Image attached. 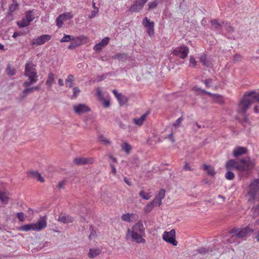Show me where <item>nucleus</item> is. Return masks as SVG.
<instances>
[{"label": "nucleus", "mask_w": 259, "mask_h": 259, "mask_svg": "<svg viewBox=\"0 0 259 259\" xmlns=\"http://www.w3.org/2000/svg\"><path fill=\"white\" fill-rule=\"evenodd\" d=\"M144 234L145 227L141 222H139L133 226L132 230L127 229L126 238L138 243H144L146 240L142 237Z\"/></svg>", "instance_id": "f257e3e1"}, {"label": "nucleus", "mask_w": 259, "mask_h": 259, "mask_svg": "<svg viewBox=\"0 0 259 259\" xmlns=\"http://www.w3.org/2000/svg\"><path fill=\"white\" fill-rule=\"evenodd\" d=\"M254 166V164L253 162L249 157L242 158L239 161L231 159L229 160L226 164L227 169L235 168L242 171L251 170Z\"/></svg>", "instance_id": "f03ea898"}, {"label": "nucleus", "mask_w": 259, "mask_h": 259, "mask_svg": "<svg viewBox=\"0 0 259 259\" xmlns=\"http://www.w3.org/2000/svg\"><path fill=\"white\" fill-rule=\"evenodd\" d=\"M254 101L259 102V93L254 91L246 93L238 105L239 113H245L251 104Z\"/></svg>", "instance_id": "7ed1b4c3"}, {"label": "nucleus", "mask_w": 259, "mask_h": 259, "mask_svg": "<svg viewBox=\"0 0 259 259\" xmlns=\"http://www.w3.org/2000/svg\"><path fill=\"white\" fill-rule=\"evenodd\" d=\"M24 75L28 78V80L25 81L23 86H30L36 83L38 77L36 66L31 62H27L25 64Z\"/></svg>", "instance_id": "20e7f679"}, {"label": "nucleus", "mask_w": 259, "mask_h": 259, "mask_svg": "<svg viewBox=\"0 0 259 259\" xmlns=\"http://www.w3.org/2000/svg\"><path fill=\"white\" fill-rule=\"evenodd\" d=\"M253 230L248 227L243 229H234L231 231V237L229 242L230 243L234 241L235 238H243L246 236L248 233L253 232Z\"/></svg>", "instance_id": "39448f33"}, {"label": "nucleus", "mask_w": 259, "mask_h": 259, "mask_svg": "<svg viewBox=\"0 0 259 259\" xmlns=\"http://www.w3.org/2000/svg\"><path fill=\"white\" fill-rule=\"evenodd\" d=\"M176 232L174 229H171L170 231H165L163 233L162 238L166 242L173 245L177 246L178 242L175 239Z\"/></svg>", "instance_id": "423d86ee"}, {"label": "nucleus", "mask_w": 259, "mask_h": 259, "mask_svg": "<svg viewBox=\"0 0 259 259\" xmlns=\"http://www.w3.org/2000/svg\"><path fill=\"white\" fill-rule=\"evenodd\" d=\"M73 18V15L70 12L64 13L59 15L56 19V25L58 28H62L64 24V22L68 20H70Z\"/></svg>", "instance_id": "0eeeda50"}, {"label": "nucleus", "mask_w": 259, "mask_h": 259, "mask_svg": "<svg viewBox=\"0 0 259 259\" xmlns=\"http://www.w3.org/2000/svg\"><path fill=\"white\" fill-rule=\"evenodd\" d=\"M189 48L186 46H181L176 48L173 51V54L181 59H185L188 56Z\"/></svg>", "instance_id": "6e6552de"}, {"label": "nucleus", "mask_w": 259, "mask_h": 259, "mask_svg": "<svg viewBox=\"0 0 259 259\" xmlns=\"http://www.w3.org/2000/svg\"><path fill=\"white\" fill-rule=\"evenodd\" d=\"M142 24L143 26L146 28L147 33L152 36L154 33V23L153 21H151L147 17H145L143 19Z\"/></svg>", "instance_id": "1a4fd4ad"}, {"label": "nucleus", "mask_w": 259, "mask_h": 259, "mask_svg": "<svg viewBox=\"0 0 259 259\" xmlns=\"http://www.w3.org/2000/svg\"><path fill=\"white\" fill-rule=\"evenodd\" d=\"M147 1L148 0H136L130 8V12L132 13L140 12Z\"/></svg>", "instance_id": "9d476101"}, {"label": "nucleus", "mask_w": 259, "mask_h": 259, "mask_svg": "<svg viewBox=\"0 0 259 259\" xmlns=\"http://www.w3.org/2000/svg\"><path fill=\"white\" fill-rule=\"evenodd\" d=\"M73 109L74 112L78 115L82 114L90 111L89 107L84 104L81 103L74 105Z\"/></svg>", "instance_id": "9b49d317"}, {"label": "nucleus", "mask_w": 259, "mask_h": 259, "mask_svg": "<svg viewBox=\"0 0 259 259\" xmlns=\"http://www.w3.org/2000/svg\"><path fill=\"white\" fill-rule=\"evenodd\" d=\"M52 36L48 34H44L36 38L33 39L31 45L39 46L44 44L46 42L50 40Z\"/></svg>", "instance_id": "f8f14e48"}, {"label": "nucleus", "mask_w": 259, "mask_h": 259, "mask_svg": "<svg viewBox=\"0 0 259 259\" xmlns=\"http://www.w3.org/2000/svg\"><path fill=\"white\" fill-rule=\"evenodd\" d=\"M259 190V180L256 179L253 181L249 185L248 194L252 198H254L257 192Z\"/></svg>", "instance_id": "ddd939ff"}, {"label": "nucleus", "mask_w": 259, "mask_h": 259, "mask_svg": "<svg viewBox=\"0 0 259 259\" xmlns=\"http://www.w3.org/2000/svg\"><path fill=\"white\" fill-rule=\"evenodd\" d=\"M35 231H40L47 227V217L43 216L35 223H33Z\"/></svg>", "instance_id": "4468645a"}, {"label": "nucleus", "mask_w": 259, "mask_h": 259, "mask_svg": "<svg viewBox=\"0 0 259 259\" xmlns=\"http://www.w3.org/2000/svg\"><path fill=\"white\" fill-rule=\"evenodd\" d=\"M94 159L92 157H77L74 159L75 163L78 165L92 164L94 162Z\"/></svg>", "instance_id": "2eb2a0df"}, {"label": "nucleus", "mask_w": 259, "mask_h": 259, "mask_svg": "<svg viewBox=\"0 0 259 259\" xmlns=\"http://www.w3.org/2000/svg\"><path fill=\"white\" fill-rule=\"evenodd\" d=\"M247 151L246 147L237 146L233 149V155L234 157L238 158L242 155L246 154Z\"/></svg>", "instance_id": "dca6fc26"}, {"label": "nucleus", "mask_w": 259, "mask_h": 259, "mask_svg": "<svg viewBox=\"0 0 259 259\" xmlns=\"http://www.w3.org/2000/svg\"><path fill=\"white\" fill-rule=\"evenodd\" d=\"M55 75L52 72H49L48 74L46 85L48 89H51L53 84L55 83Z\"/></svg>", "instance_id": "f3484780"}, {"label": "nucleus", "mask_w": 259, "mask_h": 259, "mask_svg": "<svg viewBox=\"0 0 259 259\" xmlns=\"http://www.w3.org/2000/svg\"><path fill=\"white\" fill-rule=\"evenodd\" d=\"M58 221L64 224H67L73 222L74 219L73 218L68 215L61 214L59 216Z\"/></svg>", "instance_id": "a211bd4d"}, {"label": "nucleus", "mask_w": 259, "mask_h": 259, "mask_svg": "<svg viewBox=\"0 0 259 259\" xmlns=\"http://www.w3.org/2000/svg\"><path fill=\"white\" fill-rule=\"evenodd\" d=\"M149 113V111H147L145 113L143 114L140 118H134L133 119V122L134 124L138 126H141L143 124L144 121L146 120Z\"/></svg>", "instance_id": "6ab92c4d"}, {"label": "nucleus", "mask_w": 259, "mask_h": 259, "mask_svg": "<svg viewBox=\"0 0 259 259\" xmlns=\"http://www.w3.org/2000/svg\"><path fill=\"white\" fill-rule=\"evenodd\" d=\"M25 87V89L22 91V92L20 95V97L21 99H25L28 94L33 93L34 90L33 88L30 87V86H23Z\"/></svg>", "instance_id": "aec40b11"}, {"label": "nucleus", "mask_w": 259, "mask_h": 259, "mask_svg": "<svg viewBox=\"0 0 259 259\" xmlns=\"http://www.w3.org/2000/svg\"><path fill=\"white\" fill-rule=\"evenodd\" d=\"M211 26L215 30H220L224 26V23L217 19H213L211 21Z\"/></svg>", "instance_id": "412c9836"}, {"label": "nucleus", "mask_w": 259, "mask_h": 259, "mask_svg": "<svg viewBox=\"0 0 259 259\" xmlns=\"http://www.w3.org/2000/svg\"><path fill=\"white\" fill-rule=\"evenodd\" d=\"M193 90L195 91L196 92L198 93V94H206L207 95H209L211 96L213 99L219 98L220 96L218 94H212L210 92H207L205 91L204 90H203L200 88H198L197 87H195L193 88Z\"/></svg>", "instance_id": "4be33fe9"}, {"label": "nucleus", "mask_w": 259, "mask_h": 259, "mask_svg": "<svg viewBox=\"0 0 259 259\" xmlns=\"http://www.w3.org/2000/svg\"><path fill=\"white\" fill-rule=\"evenodd\" d=\"M87 37L84 35H81L75 37V40H73L77 45V47L80 46L81 45L85 43L87 41Z\"/></svg>", "instance_id": "5701e85b"}, {"label": "nucleus", "mask_w": 259, "mask_h": 259, "mask_svg": "<svg viewBox=\"0 0 259 259\" xmlns=\"http://www.w3.org/2000/svg\"><path fill=\"white\" fill-rule=\"evenodd\" d=\"M101 252V250L99 248H91L90 249L88 256L90 258H94L97 256Z\"/></svg>", "instance_id": "b1692460"}, {"label": "nucleus", "mask_w": 259, "mask_h": 259, "mask_svg": "<svg viewBox=\"0 0 259 259\" xmlns=\"http://www.w3.org/2000/svg\"><path fill=\"white\" fill-rule=\"evenodd\" d=\"M9 198L5 192L0 191V201L4 204H8Z\"/></svg>", "instance_id": "393cba45"}, {"label": "nucleus", "mask_w": 259, "mask_h": 259, "mask_svg": "<svg viewBox=\"0 0 259 259\" xmlns=\"http://www.w3.org/2000/svg\"><path fill=\"white\" fill-rule=\"evenodd\" d=\"M20 230L23 231H35L33 224L24 225L20 227Z\"/></svg>", "instance_id": "a878e982"}, {"label": "nucleus", "mask_w": 259, "mask_h": 259, "mask_svg": "<svg viewBox=\"0 0 259 259\" xmlns=\"http://www.w3.org/2000/svg\"><path fill=\"white\" fill-rule=\"evenodd\" d=\"M25 17L29 23L34 20L35 19V16L33 14V10L28 11L25 14Z\"/></svg>", "instance_id": "bb28decb"}, {"label": "nucleus", "mask_w": 259, "mask_h": 259, "mask_svg": "<svg viewBox=\"0 0 259 259\" xmlns=\"http://www.w3.org/2000/svg\"><path fill=\"white\" fill-rule=\"evenodd\" d=\"M30 174L31 175V176L37 179L38 181H40V182H44V179L41 177L40 173H39L37 171H32L30 172Z\"/></svg>", "instance_id": "cd10ccee"}, {"label": "nucleus", "mask_w": 259, "mask_h": 259, "mask_svg": "<svg viewBox=\"0 0 259 259\" xmlns=\"http://www.w3.org/2000/svg\"><path fill=\"white\" fill-rule=\"evenodd\" d=\"M30 23L28 22L25 17L22 18L21 20L17 22V25L20 28H24L28 26Z\"/></svg>", "instance_id": "c85d7f7f"}, {"label": "nucleus", "mask_w": 259, "mask_h": 259, "mask_svg": "<svg viewBox=\"0 0 259 259\" xmlns=\"http://www.w3.org/2000/svg\"><path fill=\"white\" fill-rule=\"evenodd\" d=\"M204 169L207 172V173L211 176H214L215 174V172L214 168L206 164H204L203 166Z\"/></svg>", "instance_id": "c756f323"}, {"label": "nucleus", "mask_w": 259, "mask_h": 259, "mask_svg": "<svg viewBox=\"0 0 259 259\" xmlns=\"http://www.w3.org/2000/svg\"><path fill=\"white\" fill-rule=\"evenodd\" d=\"M113 58L123 61L127 59V55L125 53H118L114 55Z\"/></svg>", "instance_id": "7c9ffc66"}, {"label": "nucleus", "mask_w": 259, "mask_h": 259, "mask_svg": "<svg viewBox=\"0 0 259 259\" xmlns=\"http://www.w3.org/2000/svg\"><path fill=\"white\" fill-rule=\"evenodd\" d=\"M75 40V37L72 35L64 34L63 37L60 39L61 42H69Z\"/></svg>", "instance_id": "2f4dec72"}, {"label": "nucleus", "mask_w": 259, "mask_h": 259, "mask_svg": "<svg viewBox=\"0 0 259 259\" xmlns=\"http://www.w3.org/2000/svg\"><path fill=\"white\" fill-rule=\"evenodd\" d=\"M121 147L122 150L127 154L130 152L132 148L131 145L126 142L123 143Z\"/></svg>", "instance_id": "473e14b6"}, {"label": "nucleus", "mask_w": 259, "mask_h": 259, "mask_svg": "<svg viewBox=\"0 0 259 259\" xmlns=\"http://www.w3.org/2000/svg\"><path fill=\"white\" fill-rule=\"evenodd\" d=\"M6 72L8 75L14 76L16 74V69L14 68H12L10 64H8Z\"/></svg>", "instance_id": "72a5a7b5"}, {"label": "nucleus", "mask_w": 259, "mask_h": 259, "mask_svg": "<svg viewBox=\"0 0 259 259\" xmlns=\"http://www.w3.org/2000/svg\"><path fill=\"white\" fill-rule=\"evenodd\" d=\"M200 62L202 63V64L207 67H210L211 65V63L209 61L207 60L206 57L205 55H202L200 57Z\"/></svg>", "instance_id": "f704fd0d"}, {"label": "nucleus", "mask_w": 259, "mask_h": 259, "mask_svg": "<svg viewBox=\"0 0 259 259\" xmlns=\"http://www.w3.org/2000/svg\"><path fill=\"white\" fill-rule=\"evenodd\" d=\"M159 0H153L148 4V9L150 10L155 8L159 4Z\"/></svg>", "instance_id": "c9c22d12"}, {"label": "nucleus", "mask_w": 259, "mask_h": 259, "mask_svg": "<svg viewBox=\"0 0 259 259\" xmlns=\"http://www.w3.org/2000/svg\"><path fill=\"white\" fill-rule=\"evenodd\" d=\"M139 195L144 200H149L151 197L150 193H146L143 190L139 192Z\"/></svg>", "instance_id": "e433bc0d"}, {"label": "nucleus", "mask_w": 259, "mask_h": 259, "mask_svg": "<svg viewBox=\"0 0 259 259\" xmlns=\"http://www.w3.org/2000/svg\"><path fill=\"white\" fill-rule=\"evenodd\" d=\"M74 76L72 74H70L67 76V78L66 79V81L67 83H69L68 87L72 88L73 85V81H74Z\"/></svg>", "instance_id": "4c0bfd02"}, {"label": "nucleus", "mask_w": 259, "mask_h": 259, "mask_svg": "<svg viewBox=\"0 0 259 259\" xmlns=\"http://www.w3.org/2000/svg\"><path fill=\"white\" fill-rule=\"evenodd\" d=\"M117 99L119 103L120 106H122V105L125 104L126 103V102L127 101V98L122 95H121L120 96V97H119Z\"/></svg>", "instance_id": "58836bf2"}, {"label": "nucleus", "mask_w": 259, "mask_h": 259, "mask_svg": "<svg viewBox=\"0 0 259 259\" xmlns=\"http://www.w3.org/2000/svg\"><path fill=\"white\" fill-rule=\"evenodd\" d=\"M132 213H126V214H123L121 216V219L123 221L127 222H131L132 221L131 220V217L133 216Z\"/></svg>", "instance_id": "ea45409f"}, {"label": "nucleus", "mask_w": 259, "mask_h": 259, "mask_svg": "<svg viewBox=\"0 0 259 259\" xmlns=\"http://www.w3.org/2000/svg\"><path fill=\"white\" fill-rule=\"evenodd\" d=\"M18 4L17 0H13L12 4L10 5L9 9L11 12H14L18 7Z\"/></svg>", "instance_id": "a19ab883"}, {"label": "nucleus", "mask_w": 259, "mask_h": 259, "mask_svg": "<svg viewBox=\"0 0 259 259\" xmlns=\"http://www.w3.org/2000/svg\"><path fill=\"white\" fill-rule=\"evenodd\" d=\"M165 195V191L164 189H161L157 195L155 196L156 198L160 200L161 201Z\"/></svg>", "instance_id": "79ce46f5"}, {"label": "nucleus", "mask_w": 259, "mask_h": 259, "mask_svg": "<svg viewBox=\"0 0 259 259\" xmlns=\"http://www.w3.org/2000/svg\"><path fill=\"white\" fill-rule=\"evenodd\" d=\"M154 207L155 206H159L162 204V201L158 199L155 197V198L150 202Z\"/></svg>", "instance_id": "37998d69"}, {"label": "nucleus", "mask_w": 259, "mask_h": 259, "mask_svg": "<svg viewBox=\"0 0 259 259\" xmlns=\"http://www.w3.org/2000/svg\"><path fill=\"white\" fill-rule=\"evenodd\" d=\"M234 174L230 170H228L225 174V178L228 180H232L234 178Z\"/></svg>", "instance_id": "c03bdc74"}, {"label": "nucleus", "mask_w": 259, "mask_h": 259, "mask_svg": "<svg viewBox=\"0 0 259 259\" xmlns=\"http://www.w3.org/2000/svg\"><path fill=\"white\" fill-rule=\"evenodd\" d=\"M224 27L229 33H231L233 31V28L231 26L229 23H226L224 25Z\"/></svg>", "instance_id": "a18cd8bd"}, {"label": "nucleus", "mask_w": 259, "mask_h": 259, "mask_svg": "<svg viewBox=\"0 0 259 259\" xmlns=\"http://www.w3.org/2000/svg\"><path fill=\"white\" fill-rule=\"evenodd\" d=\"M154 207L152 204L150 202L144 208V211L146 213L150 212L153 208Z\"/></svg>", "instance_id": "49530a36"}, {"label": "nucleus", "mask_w": 259, "mask_h": 259, "mask_svg": "<svg viewBox=\"0 0 259 259\" xmlns=\"http://www.w3.org/2000/svg\"><path fill=\"white\" fill-rule=\"evenodd\" d=\"M99 141L103 142L105 145H109L110 144V141L103 136H100L99 137Z\"/></svg>", "instance_id": "de8ad7c7"}, {"label": "nucleus", "mask_w": 259, "mask_h": 259, "mask_svg": "<svg viewBox=\"0 0 259 259\" xmlns=\"http://www.w3.org/2000/svg\"><path fill=\"white\" fill-rule=\"evenodd\" d=\"M197 252L202 254H205L208 252V250L204 247H200L197 249Z\"/></svg>", "instance_id": "09e8293b"}, {"label": "nucleus", "mask_w": 259, "mask_h": 259, "mask_svg": "<svg viewBox=\"0 0 259 259\" xmlns=\"http://www.w3.org/2000/svg\"><path fill=\"white\" fill-rule=\"evenodd\" d=\"M183 118L182 117H179L176 122L173 124V126L177 127L180 125L181 122L183 121Z\"/></svg>", "instance_id": "8fccbe9b"}, {"label": "nucleus", "mask_w": 259, "mask_h": 259, "mask_svg": "<svg viewBox=\"0 0 259 259\" xmlns=\"http://www.w3.org/2000/svg\"><path fill=\"white\" fill-rule=\"evenodd\" d=\"M17 216L20 222H23L24 221V214L22 212H18Z\"/></svg>", "instance_id": "3c124183"}, {"label": "nucleus", "mask_w": 259, "mask_h": 259, "mask_svg": "<svg viewBox=\"0 0 259 259\" xmlns=\"http://www.w3.org/2000/svg\"><path fill=\"white\" fill-rule=\"evenodd\" d=\"M196 65V61L194 57L191 56L190 58V66L194 67Z\"/></svg>", "instance_id": "603ef678"}, {"label": "nucleus", "mask_w": 259, "mask_h": 259, "mask_svg": "<svg viewBox=\"0 0 259 259\" xmlns=\"http://www.w3.org/2000/svg\"><path fill=\"white\" fill-rule=\"evenodd\" d=\"M107 75H108V74H107V73L103 74L102 75H99L97 76L96 80L98 82L104 80L105 78H106V77L107 76Z\"/></svg>", "instance_id": "864d4df0"}, {"label": "nucleus", "mask_w": 259, "mask_h": 259, "mask_svg": "<svg viewBox=\"0 0 259 259\" xmlns=\"http://www.w3.org/2000/svg\"><path fill=\"white\" fill-rule=\"evenodd\" d=\"M183 169L188 171H192L194 170L193 168L191 167V166L189 165V163H186L185 165L184 166Z\"/></svg>", "instance_id": "5fc2aeb1"}, {"label": "nucleus", "mask_w": 259, "mask_h": 259, "mask_svg": "<svg viewBox=\"0 0 259 259\" xmlns=\"http://www.w3.org/2000/svg\"><path fill=\"white\" fill-rule=\"evenodd\" d=\"M98 13V9L97 10H94L91 12V14L89 16L90 19H92L94 18L96 15Z\"/></svg>", "instance_id": "6e6d98bb"}, {"label": "nucleus", "mask_w": 259, "mask_h": 259, "mask_svg": "<svg viewBox=\"0 0 259 259\" xmlns=\"http://www.w3.org/2000/svg\"><path fill=\"white\" fill-rule=\"evenodd\" d=\"M110 166L111 169V172L113 174L114 176H115L117 174V170L115 167L112 163L110 164Z\"/></svg>", "instance_id": "4d7b16f0"}, {"label": "nucleus", "mask_w": 259, "mask_h": 259, "mask_svg": "<svg viewBox=\"0 0 259 259\" xmlns=\"http://www.w3.org/2000/svg\"><path fill=\"white\" fill-rule=\"evenodd\" d=\"M102 48H103L101 47V45L98 43L94 46V50L96 51H100L102 49Z\"/></svg>", "instance_id": "13d9d810"}, {"label": "nucleus", "mask_w": 259, "mask_h": 259, "mask_svg": "<svg viewBox=\"0 0 259 259\" xmlns=\"http://www.w3.org/2000/svg\"><path fill=\"white\" fill-rule=\"evenodd\" d=\"M109 41V38L108 37H104L101 41L102 44H103V45L106 46Z\"/></svg>", "instance_id": "bf43d9fd"}, {"label": "nucleus", "mask_w": 259, "mask_h": 259, "mask_svg": "<svg viewBox=\"0 0 259 259\" xmlns=\"http://www.w3.org/2000/svg\"><path fill=\"white\" fill-rule=\"evenodd\" d=\"M73 97L75 98L76 97L77 95L80 92V90L78 88L75 87L73 88Z\"/></svg>", "instance_id": "052dcab7"}, {"label": "nucleus", "mask_w": 259, "mask_h": 259, "mask_svg": "<svg viewBox=\"0 0 259 259\" xmlns=\"http://www.w3.org/2000/svg\"><path fill=\"white\" fill-rule=\"evenodd\" d=\"M167 138L169 139L172 143H174L175 140L173 136V132H171L169 135H167Z\"/></svg>", "instance_id": "680f3d73"}, {"label": "nucleus", "mask_w": 259, "mask_h": 259, "mask_svg": "<svg viewBox=\"0 0 259 259\" xmlns=\"http://www.w3.org/2000/svg\"><path fill=\"white\" fill-rule=\"evenodd\" d=\"M211 80L210 79H207L203 81V82L204 83L206 87L209 88L210 87V83H211Z\"/></svg>", "instance_id": "e2e57ef3"}, {"label": "nucleus", "mask_w": 259, "mask_h": 259, "mask_svg": "<svg viewBox=\"0 0 259 259\" xmlns=\"http://www.w3.org/2000/svg\"><path fill=\"white\" fill-rule=\"evenodd\" d=\"M77 47V45L75 42H71L68 46V49L70 50L74 49Z\"/></svg>", "instance_id": "0e129e2a"}, {"label": "nucleus", "mask_w": 259, "mask_h": 259, "mask_svg": "<svg viewBox=\"0 0 259 259\" xmlns=\"http://www.w3.org/2000/svg\"><path fill=\"white\" fill-rule=\"evenodd\" d=\"M112 92L114 94V95H115V96L116 97V99H118L122 95V94L119 93L116 90H113Z\"/></svg>", "instance_id": "69168bd1"}, {"label": "nucleus", "mask_w": 259, "mask_h": 259, "mask_svg": "<svg viewBox=\"0 0 259 259\" xmlns=\"http://www.w3.org/2000/svg\"><path fill=\"white\" fill-rule=\"evenodd\" d=\"M97 95L99 97H100V98L102 97V96H103L102 92L100 88H98V89L97 90Z\"/></svg>", "instance_id": "338daca9"}, {"label": "nucleus", "mask_w": 259, "mask_h": 259, "mask_svg": "<svg viewBox=\"0 0 259 259\" xmlns=\"http://www.w3.org/2000/svg\"><path fill=\"white\" fill-rule=\"evenodd\" d=\"M65 181H61L59 183L58 185V187L59 188H63L64 186L65 185Z\"/></svg>", "instance_id": "774afa93"}]
</instances>
